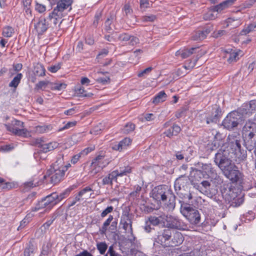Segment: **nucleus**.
Returning a JSON list of instances; mask_svg holds the SVG:
<instances>
[{
	"mask_svg": "<svg viewBox=\"0 0 256 256\" xmlns=\"http://www.w3.org/2000/svg\"><path fill=\"white\" fill-rule=\"evenodd\" d=\"M151 196L158 202H162L168 210H173L176 205V196L171 188L166 185L154 187L151 192Z\"/></svg>",
	"mask_w": 256,
	"mask_h": 256,
	"instance_id": "nucleus-1",
	"label": "nucleus"
},
{
	"mask_svg": "<svg viewBox=\"0 0 256 256\" xmlns=\"http://www.w3.org/2000/svg\"><path fill=\"white\" fill-rule=\"evenodd\" d=\"M220 193L226 203L230 204V206L238 207L240 206L244 202V196L238 194L234 190L236 188H232L228 184H224L220 187Z\"/></svg>",
	"mask_w": 256,
	"mask_h": 256,
	"instance_id": "nucleus-2",
	"label": "nucleus"
},
{
	"mask_svg": "<svg viewBox=\"0 0 256 256\" xmlns=\"http://www.w3.org/2000/svg\"><path fill=\"white\" fill-rule=\"evenodd\" d=\"M223 174L228 178L231 183L238 185V188L244 190V175L238 170L234 164L222 171Z\"/></svg>",
	"mask_w": 256,
	"mask_h": 256,
	"instance_id": "nucleus-3",
	"label": "nucleus"
},
{
	"mask_svg": "<svg viewBox=\"0 0 256 256\" xmlns=\"http://www.w3.org/2000/svg\"><path fill=\"white\" fill-rule=\"evenodd\" d=\"M73 2V0H58L56 6L49 14L48 19L56 25L58 20L64 16L63 12L69 7L70 10L72 9L71 6Z\"/></svg>",
	"mask_w": 256,
	"mask_h": 256,
	"instance_id": "nucleus-4",
	"label": "nucleus"
},
{
	"mask_svg": "<svg viewBox=\"0 0 256 256\" xmlns=\"http://www.w3.org/2000/svg\"><path fill=\"white\" fill-rule=\"evenodd\" d=\"M244 112L238 109L230 112L222 121V125L228 130H233L244 120Z\"/></svg>",
	"mask_w": 256,
	"mask_h": 256,
	"instance_id": "nucleus-5",
	"label": "nucleus"
},
{
	"mask_svg": "<svg viewBox=\"0 0 256 256\" xmlns=\"http://www.w3.org/2000/svg\"><path fill=\"white\" fill-rule=\"evenodd\" d=\"M232 158L230 152L228 150L220 149L215 154L214 162L222 171L234 164L232 162Z\"/></svg>",
	"mask_w": 256,
	"mask_h": 256,
	"instance_id": "nucleus-6",
	"label": "nucleus"
},
{
	"mask_svg": "<svg viewBox=\"0 0 256 256\" xmlns=\"http://www.w3.org/2000/svg\"><path fill=\"white\" fill-rule=\"evenodd\" d=\"M180 211L190 224L196 226L200 223L201 214L194 204L180 210Z\"/></svg>",
	"mask_w": 256,
	"mask_h": 256,
	"instance_id": "nucleus-7",
	"label": "nucleus"
},
{
	"mask_svg": "<svg viewBox=\"0 0 256 256\" xmlns=\"http://www.w3.org/2000/svg\"><path fill=\"white\" fill-rule=\"evenodd\" d=\"M64 170L58 169V167L50 168L47 170L46 174L44 176V180L46 182L49 181L51 184H56L63 180L64 176Z\"/></svg>",
	"mask_w": 256,
	"mask_h": 256,
	"instance_id": "nucleus-8",
	"label": "nucleus"
},
{
	"mask_svg": "<svg viewBox=\"0 0 256 256\" xmlns=\"http://www.w3.org/2000/svg\"><path fill=\"white\" fill-rule=\"evenodd\" d=\"M196 166L200 168V170L204 174V178L214 179L217 180L218 182H222V179L218 175L216 170L211 164L198 162Z\"/></svg>",
	"mask_w": 256,
	"mask_h": 256,
	"instance_id": "nucleus-9",
	"label": "nucleus"
},
{
	"mask_svg": "<svg viewBox=\"0 0 256 256\" xmlns=\"http://www.w3.org/2000/svg\"><path fill=\"white\" fill-rule=\"evenodd\" d=\"M172 230L168 228L157 231L154 237V245L155 243L160 244L163 248L168 247V242L170 238Z\"/></svg>",
	"mask_w": 256,
	"mask_h": 256,
	"instance_id": "nucleus-10",
	"label": "nucleus"
},
{
	"mask_svg": "<svg viewBox=\"0 0 256 256\" xmlns=\"http://www.w3.org/2000/svg\"><path fill=\"white\" fill-rule=\"evenodd\" d=\"M242 134L244 146L251 152L256 146V132L242 129Z\"/></svg>",
	"mask_w": 256,
	"mask_h": 256,
	"instance_id": "nucleus-11",
	"label": "nucleus"
},
{
	"mask_svg": "<svg viewBox=\"0 0 256 256\" xmlns=\"http://www.w3.org/2000/svg\"><path fill=\"white\" fill-rule=\"evenodd\" d=\"M162 224L163 227L165 226V222L163 220L162 216L158 217L155 216H150L146 219L144 228L146 232L149 233L152 230H155L154 226Z\"/></svg>",
	"mask_w": 256,
	"mask_h": 256,
	"instance_id": "nucleus-12",
	"label": "nucleus"
},
{
	"mask_svg": "<svg viewBox=\"0 0 256 256\" xmlns=\"http://www.w3.org/2000/svg\"><path fill=\"white\" fill-rule=\"evenodd\" d=\"M57 196L56 192H52L45 196L38 202L36 209L42 208H46L48 210L52 209L55 205L58 204L56 200Z\"/></svg>",
	"mask_w": 256,
	"mask_h": 256,
	"instance_id": "nucleus-13",
	"label": "nucleus"
},
{
	"mask_svg": "<svg viewBox=\"0 0 256 256\" xmlns=\"http://www.w3.org/2000/svg\"><path fill=\"white\" fill-rule=\"evenodd\" d=\"M166 225H165L164 228H166L168 229L184 230L186 227L185 223L177 216H166Z\"/></svg>",
	"mask_w": 256,
	"mask_h": 256,
	"instance_id": "nucleus-14",
	"label": "nucleus"
},
{
	"mask_svg": "<svg viewBox=\"0 0 256 256\" xmlns=\"http://www.w3.org/2000/svg\"><path fill=\"white\" fill-rule=\"evenodd\" d=\"M58 144L56 142H50L46 144L42 139H36L34 142V145L38 148L36 150V152H34V154L42 152L46 153L54 150L58 147Z\"/></svg>",
	"mask_w": 256,
	"mask_h": 256,
	"instance_id": "nucleus-15",
	"label": "nucleus"
},
{
	"mask_svg": "<svg viewBox=\"0 0 256 256\" xmlns=\"http://www.w3.org/2000/svg\"><path fill=\"white\" fill-rule=\"evenodd\" d=\"M176 193L178 196V202L180 205V210H182L193 204L192 201L193 196L190 191L187 192H183L182 190H177V192H176Z\"/></svg>",
	"mask_w": 256,
	"mask_h": 256,
	"instance_id": "nucleus-16",
	"label": "nucleus"
},
{
	"mask_svg": "<svg viewBox=\"0 0 256 256\" xmlns=\"http://www.w3.org/2000/svg\"><path fill=\"white\" fill-rule=\"evenodd\" d=\"M222 115V112L220 107L217 104L214 105L210 113L208 114L206 116V124H216L219 122Z\"/></svg>",
	"mask_w": 256,
	"mask_h": 256,
	"instance_id": "nucleus-17",
	"label": "nucleus"
},
{
	"mask_svg": "<svg viewBox=\"0 0 256 256\" xmlns=\"http://www.w3.org/2000/svg\"><path fill=\"white\" fill-rule=\"evenodd\" d=\"M190 179L186 174L181 175L174 182V188L175 192L184 190L190 185Z\"/></svg>",
	"mask_w": 256,
	"mask_h": 256,
	"instance_id": "nucleus-18",
	"label": "nucleus"
},
{
	"mask_svg": "<svg viewBox=\"0 0 256 256\" xmlns=\"http://www.w3.org/2000/svg\"><path fill=\"white\" fill-rule=\"evenodd\" d=\"M209 196L210 197L214 202V206L217 208L219 210H224V204L223 202V196L218 194V189H214L213 191L210 192L208 194Z\"/></svg>",
	"mask_w": 256,
	"mask_h": 256,
	"instance_id": "nucleus-19",
	"label": "nucleus"
},
{
	"mask_svg": "<svg viewBox=\"0 0 256 256\" xmlns=\"http://www.w3.org/2000/svg\"><path fill=\"white\" fill-rule=\"evenodd\" d=\"M184 240V238L181 232L172 231L168 247H174L179 246L182 243Z\"/></svg>",
	"mask_w": 256,
	"mask_h": 256,
	"instance_id": "nucleus-20",
	"label": "nucleus"
},
{
	"mask_svg": "<svg viewBox=\"0 0 256 256\" xmlns=\"http://www.w3.org/2000/svg\"><path fill=\"white\" fill-rule=\"evenodd\" d=\"M228 140H229L228 142L226 150H228L229 151L230 150H232L230 153L232 154L234 153L237 154V150H240V148H242L240 140L234 137L231 139L230 136H228Z\"/></svg>",
	"mask_w": 256,
	"mask_h": 256,
	"instance_id": "nucleus-21",
	"label": "nucleus"
},
{
	"mask_svg": "<svg viewBox=\"0 0 256 256\" xmlns=\"http://www.w3.org/2000/svg\"><path fill=\"white\" fill-rule=\"evenodd\" d=\"M34 27L38 35H42L48 28V24L45 18H40L38 22L34 24Z\"/></svg>",
	"mask_w": 256,
	"mask_h": 256,
	"instance_id": "nucleus-22",
	"label": "nucleus"
},
{
	"mask_svg": "<svg viewBox=\"0 0 256 256\" xmlns=\"http://www.w3.org/2000/svg\"><path fill=\"white\" fill-rule=\"evenodd\" d=\"M256 108V101L254 100H250L248 104H246L244 106H242L241 108H238L240 112H244V115H250Z\"/></svg>",
	"mask_w": 256,
	"mask_h": 256,
	"instance_id": "nucleus-23",
	"label": "nucleus"
},
{
	"mask_svg": "<svg viewBox=\"0 0 256 256\" xmlns=\"http://www.w3.org/2000/svg\"><path fill=\"white\" fill-rule=\"evenodd\" d=\"M116 12L114 11L111 12L104 23V29L108 33L110 34L113 32V30L111 25L112 23L116 20Z\"/></svg>",
	"mask_w": 256,
	"mask_h": 256,
	"instance_id": "nucleus-24",
	"label": "nucleus"
},
{
	"mask_svg": "<svg viewBox=\"0 0 256 256\" xmlns=\"http://www.w3.org/2000/svg\"><path fill=\"white\" fill-rule=\"evenodd\" d=\"M224 137L222 134H220L218 132H216V134L214 136V140L212 142V147L210 148L211 150H214L217 149L221 144H224Z\"/></svg>",
	"mask_w": 256,
	"mask_h": 256,
	"instance_id": "nucleus-25",
	"label": "nucleus"
},
{
	"mask_svg": "<svg viewBox=\"0 0 256 256\" xmlns=\"http://www.w3.org/2000/svg\"><path fill=\"white\" fill-rule=\"evenodd\" d=\"M5 126L8 130L12 132L16 135L24 137H26L27 136L28 132L25 128H18L10 126L8 124H5Z\"/></svg>",
	"mask_w": 256,
	"mask_h": 256,
	"instance_id": "nucleus-26",
	"label": "nucleus"
},
{
	"mask_svg": "<svg viewBox=\"0 0 256 256\" xmlns=\"http://www.w3.org/2000/svg\"><path fill=\"white\" fill-rule=\"evenodd\" d=\"M242 128L243 130L256 132V114L253 118H250L246 121Z\"/></svg>",
	"mask_w": 256,
	"mask_h": 256,
	"instance_id": "nucleus-27",
	"label": "nucleus"
},
{
	"mask_svg": "<svg viewBox=\"0 0 256 256\" xmlns=\"http://www.w3.org/2000/svg\"><path fill=\"white\" fill-rule=\"evenodd\" d=\"M181 131V128L178 124H174L170 128L167 130L164 134L170 138H172L174 136H177Z\"/></svg>",
	"mask_w": 256,
	"mask_h": 256,
	"instance_id": "nucleus-28",
	"label": "nucleus"
},
{
	"mask_svg": "<svg viewBox=\"0 0 256 256\" xmlns=\"http://www.w3.org/2000/svg\"><path fill=\"white\" fill-rule=\"evenodd\" d=\"M204 252L202 246L198 245L190 252L184 253L179 256H202Z\"/></svg>",
	"mask_w": 256,
	"mask_h": 256,
	"instance_id": "nucleus-29",
	"label": "nucleus"
},
{
	"mask_svg": "<svg viewBox=\"0 0 256 256\" xmlns=\"http://www.w3.org/2000/svg\"><path fill=\"white\" fill-rule=\"evenodd\" d=\"M33 72L36 76H43L46 74V70L42 64L38 63L34 66Z\"/></svg>",
	"mask_w": 256,
	"mask_h": 256,
	"instance_id": "nucleus-30",
	"label": "nucleus"
},
{
	"mask_svg": "<svg viewBox=\"0 0 256 256\" xmlns=\"http://www.w3.org/2000/svg\"><path fill=\"white\" fill-rule=\"evenodd\" d=\"M114 219L113 216L110 215L108 218L104 222L102 226L100 228L99 232L100 234L104 235L106 234L108 230V226H110V222Z\"/></svg>",
	"mask_w": 256,
	"mask_h": 256,
	"instance_id": "nucleus-31",
	"label": "nucleus"
},
{
	"mask_svg": "<svg viewBox=\"0 0 256 256\" xmlns=\"http://www.w3.org/2000/svg\"><path fill=\"white\" fill-rule=\"evenodd\" d=\"M35 250V246L31 242H30L24 249V256H34Z\"/></svg>",
	"mask_w": 256,
	"mask_h": 256,
	"instance_id": "nucleus-32",
	"label": "nucleus"
},
{
	"mask_svg": "<svg viewBox=\"0 0 256 256\" xmlns=\"http://www.w3.org/2000/svg\"><path fill=\"white\" fill-rule=\"evenodd\" d=\"M66 86L67 85L64 82H50L48 88L54 90H61L65 89Z\"/></svg>",
	"mask_w": 256,
	"mask_h": 256,
	"instance_id": "nucleus-33",
	"label": "nucleus"
},
{
	"mask_svg": "<svg viewBox=\"0 0 256 256\" xmlns=\"http://www.w3.org/2000/svg\"><path fill=\"white\" fill-rule=\"evenodd\" d=\"M22 78V74L21 73H18L17 74L14 78L10 82L8 86L10 87L16 88L19 84Z\"/></svg>",
	"mask_w": 256,
	"mask_h": 256,
	"instance_id": "nucleus-34",
	"label": "nucleus"
},
{
	"mask_svg": "<svg viewBox=\"0 0 256 256\" xmlns=\"http://www.w3.org/2000/svg\"><path fill=\"white\" fill-rule=\"evenodd\" d=\"M194 175L192 176V181L200 182L202 178H204V174L198 168H195L193 170Z\"/></svg>",
	"mask_w": 256,
	"mask_h": 256,
	"instance_id": "nucleus-35",
	"label": "nucleus"
},
{
	"mask_svg": "<svg viewBox=\"0 0 256 256\" xmlns=\"http://www.w3.org/2000/svg\"><path fill=\"white\" fill-rule=\"evenodd\" d=\"M226 27H228L230 25L232 26L233 28H236L240 24V20L239 18H228L226 20Z\"/></svg>",
	"mask_w": 256,
	"mask_h": 256,
	"instance_id": "nucleus-36",
	"label": "nucleus"
},
{
	"mask_svg": "<svg viewBox=\"0 0 256 256\" xmlns=\"http://www.w3.org/2000/svg\"><path fill=\"white\" fill-rule=\"evenodd\" d=\"M198 48H192L190 49L186 48L182 50L181 53V57L182 58H186L190 56L191 54L196 52V50L198 49Z\"/></svg>",
	"mask_w": 256,
	"mask_h": 256,
	"instance_id": "nucleus-37",
	"label": "nucleus"
},
{
	"mask_svg": "<svg viewBox=\"0 0 256 256\" xmlns=\"http://www.w3.org/2000/svg\"><path fill=\"white\" fill-rule=\"evenodd\" d=\"M52 126L51 124L38 126L36 127V130L39 133L48 132L52 130Z\"/></svg>",
	"mask_w": 256,
	"mask_h": 256,
	"instance_id": "nucleus-38",
	"label": "nucleus"
},
{
	"mask_svg": "<svg viewBox=\"0 0 256 256\" xmlns=\"http://www.w3.org/2000/svg\"><path fill=\"white\" fill-rule=\"evenodd\" d=\"M256 30V24L255 22L250 24L247 27L244 28L240 32L241 35H246L251 32Z\"/></svg>",
	"mask_w": 256,
	"mask_h": 256,
	"instance_id": "nucleus-39",
	"label": "nucleus"
},
{
	"mask_svg": "<svg viewBox=\"0 0 256 256\" xmlns=\"http://www.w3.org/2000/svg\"><path fill=\"white\" fill-rule=\"evenodd\" d=\"M104 156H98L94 158L91 164V166L96 168V167L102 168V166L101 164V160L104 159Z\"/></svg>",
	"mask_w": 256,
	"mask_h": 256,
	"instance_id": "nucleus-40",
	"label": "nucleus"
},
{
	"mask_svg": "<svg viewBox=\"0 0 256 256\" xmlns=\"http://www.w3.org/2000/svg\"><path fill=\"white\" fill-rule=\"evenodd\" d=\"M74 90L76 96H90L84 90V88L80 84L76 86Z\"/></svg>",
	"mask_w": 256,
	"mask_h": 256,
	"instance_id": "nucleus-41",
	"label": "nucleus"
},
{
	"mask_svg": "<svg viewBox=\"0 0 256 256\" xmlns=\"http://www.w3.org/2000/svg\"><path fill=\"white\" fill-rule=\"evenodd\" d=\"M70 190L68 188L66 189L65 190L60 194H58L57 192L58 198H56V200L58 203L60 202L63 199L67 198L70 195Z\"/></svg>",
	"mask_w": 256,
	"mask_h": 256,
	"instance_id": "nucleus-42",
	"label": "nucleus"
},
{
	"mask_svg": "<svg viewBox=\"0 0 256 256\" xmlns=\"http://www.w3.org/2000/svg\"><path fill=\"white\" fill-rule=\"evenodd\" d=\"M97 249L101 254H104L108 248V245L106 242H100L96 244Z\"/></svg>",
	"mask_w": 256,
	"mask_h": 256,
	"instance_id": "nucleus-43",
	"label": "nucleus"
},
{
	"mask_svg": "<svg viewBox=\"0 0 256 256\" xmlns=\"http://www.w3.org/2000/svg\"><path fill=\"white\" fill-rule=\"evenodd\" d=\"M64 162L63 161V158L62 157H59L57 158V160L56 162L52 164L50 166V168H55V166H56L58 167V169H66L65 166H64Z\"/></svg>",
	"mask_w": 256,
	"mask_h": 256,
	"instance_id": "nucleus-44",
	"label": "nucleus"
},
{
	"mask_svg": "<svg viewBox=\"0 0 256 256\" xmlns=\"http://www.w3.org/2000/svg\"><path fill=\"white\" fill-rule=\"evenodd\" d=\"M51 248L48 244L46 245L44 244L40 256H48V255L51 253Z\"/></svg>",
	"mask_w": 256,
	"mask_h": 256,
	"instance_id": "nucleus-45",
	"label": "nucleus"
},
{
	"mask_svg": "<svg viewBox=\"0 0 256 256\" xmlns=\"http://www.w3.org/2000/svg\"><path fill=\"white\" fill-rule=\"evenodd\" d=\"M206 34L202 30H198L196 32L195 35L193 36V40H202L206 37Z\"/></svg>",
	"mask_w": 256,
	"mask_h": 256,
	"instance_id": "nucleus-46",
	"label": "nucleus"
},
{
	"mask_svg": "<svg viewBox=\"0 0 256 256\" xmlns=\"http://www.w3.org/2000/svg\"><path fill=\"white\" fill-rule=\"evenodd\" d=\"M129 222L130 227L132 228V214L130 215L128 212L125 213L122 216L120 222Z\"/></svg>",
	"mask_w": 256,
	"mask_h": 256,
	"instance_id": "nucleus-47",
	"label": "nucleus"
},
{
	"mask_svg": "<svg viewBox=\"0 0 256 256\" xmlns=\"http://www.w3.org/2000/svg\"><path fill=\"white\" fill-rule=\"evenodd\" d=\"M198 58L199 57L196 56V58H193L192 60H190V62L188 64V66H184L182 68L186 70H190L196 66V64Z\"/></svg>",
	"mask_w": 256,
	"mask_h": 256,
	"instance_id": "nucleus-48",
	"label": "nucleus"
},
{
	"mask_svg": "<svg viewBox=\"0 0 256 256\" xmlns=\"http://www.w3.org/2000/svg\"><path fill=\"white\" fill-rule=\"evenodd\" d=\"M14 30L12 27L8 26L4 28L2 34L5 37H10L14 33Z\"/></svg>",
	"mask_w": 256,
	"mask_h": 256,
	"instance_id": "nucleus-49",
	"label": "nucleus"
},
{
	"mask_svg": "<svg viewBox=\"0 0 256 256\" xmlns=\"http://www.w3.org/2000/svg\"><path fill=\"white\" fill-rule=\"evenodd\" d=\"M118 170L120 176H122L130 173L132 172V168L128 166L124 168H120V169Z\"/></svg>",
	"mask_w": 256,
	"mask_h": 256,
	"instance_id": "nucleus-50",
	"label": "nucleus"
},
{
	"mask_svg": "<svg viewBox=\"0 0 256 256\" xmlns=\"http://www.w3.org/2000/svg\"><path fill=\"white\" fill-rule=\"evenodd\" d=\"M135 128V124L132 122H128L126 124L123 130L124 132L128 134L132 132Z\"/></svg>",
	"mask_w": 256,
	"mask_h": 256,
	"instance_id": "nucleus-51",
	"label": "nucleus"
},
{
	"mask_svg": "<svg viewBox=\"0 0 256 256\" xmlns=\"http://www.w3.org/2000/svg\"><path fill=\"white\" fill-rule=\"evenodd\" d=\"M238 52H231L228 58V62L229 63L236 62L238 60Z\"/></svg>",
	"mask_w": 256,
	"mask_h": 256,
	"instance_id": "nucleus-52",
	"label": "nucleus"
},
{
	"mask_svg": "<svg viewBox=\"0 0 256 256\" xmlns=\"http://www.w3.org/2000/svg\"><path fill=\"white\" fill-rule=\"evenodd\" d=\"M14 187V184L12 182H5L2 184H0V189L4 190H9Z\"/></svg>",
	"mask_w": 256,
	"mask_h": 256,
	"instance_id": "nucleus-53",
	"label": "nucleus"
},
{
	"mask_svg": "<svg viewBox=\"0 0 256 256\" xmlns=\"http://www.w3.org/2000/svg\"><path fill=\"white\" fill-rule=\"evenodd\" d=\"M50 82L48 81H40L36 85V88L39 89H42L46 86L48 88Z\"/></svg>",
	"mask_w": 256,
	"mask_h": 256,
	"instance_id": "nucleus-54",
	"label": "nucleus"
},
{
	"mask_svg": "<svg viewBox=\"0 0 256 256\" xmlns=\"http://www.w3.org/2000/svg\"><path fill=\"white\" fill-rule=\"evenodd\" d=\"M76 124V121L74 122H69L67 124H66L63 127L60 128L58 130V132H60L64 130H67L70 128L72 127L75 126Z\"/></svg>",
	"mask_w": 256,
	"mask_h": 256,
	"instance_id": "nucleus-55",
	"label": "nucleus"
},
{
	"mask_svg": "<svg viewBox=\"0 0 256 256\" xmlns=\"http://www.w3.org/2000/svg\"><path fill=\"white\" fill-rule=\"evenodd\" d=\"M131 36L126 33H122L119 35L118 38L120 40L127 42H129Z\"/></svg>",
	"mask_w": 256,
	"mask_h": 256,
	"instance_id": "nucleus-56",
	"label": "nucleus"
},
{
	"mask_svg": "<svg viewBox=\"0 0 256 256\" xmlns=\"http://www.w3.org/2000/svg\"><path fill=\"white\" fill-rule=\"evenodd\" d=\"M104 256H120V254L114 250L113 246H111L109 247L108 251Z\"/></svg>",
	"mask_w": 256,
	"mask_h": 256,
	"instance_id": "nucleus-57",
	"label": "nucleus"
},
{
	"mask_svg": "<svg viewBox=\"0 0 256 256\" xmlns=\"http://www.w3.org/2000/svg\"><path fill=\"white\" fill-rule=\"evenodd\" d=\"M226 9L224 7L222 2L216 6H212V10L214 12H220L222 10Z\"/></svg>",
	"mask_w": 256,
	"mask_h": 256,
	"instance_id": "nucleus-58",
	"label": "nucleus"
},
{
	"mask_svg": "<svg viewBox=\"0 0 256 256\" xmlns=\"http://www.w3.org/2000/svg\"><path fill=\"white\" fill-rule=\"evenodd\" d=\"M10 126H14V128H17V126L19 128H23L24 126V122L17 120H14L12 121L11 124H9Z\"/></svg>",
	"mask_w": 256,
	"mask_h": 256,
	"instance_id": "nucleus-59",
	"label": "nucleus"
},
{
	"mask_svg": "<svg viewBox=\"0 0 256 256\" xmlns=\"http://www.w3.org/2000/svg\"><path fill=\"white\" fill-rule=\"evenodd\" d=\"M108 176H110L112 182L113 180L116 182L118 176H120V174L118 173V170H116L112 171V172H110L108 174Z\"/></svg>",
	"mask_w": 256,
	"mask_h": 256,
	"instance_id": "nucleus-60",
	"label": "nucleus"
},
{
	"mask_svg": "<svg viewBox=\"0 0 256 256\" xmlns=\"http://www.w3.org/2000/svg\"><path fill=\"white\" fill-rule=\"evenodd\" d=\"M61 68L60 63H58L56 64L51 66L48 68V70L51 72H56Z\"/></svg>",
	"mask_w": 256,
	"mask_h": 256,
	"instance_id": "nucleus-61",
	"label": "nucleus"
},
{
	"mask_svg": "<svg viewBox=\"0 0 256 256\" xmlns=\"http://www.w3.org/2000/svg\"><path fill=\"white\" fill-rule=\"evenodd\" d=\"M238 152L240 153V154L238 156L239 159H240V160H244L246 158L247 153L246 150L242 149L240 148V150H237V153Z\"/></svg>",
	"mask_w": 256,
	"mask_h": 256,
	"instance_id": "nucleus-62",
	"label": "nucleus"
},
{
	"mask_svg": "<svg viewBox=\"0 0 256 256\" xmlns=\"http://www.w3.org/2000/svg\"><path fill=\"white\" fill-rule=\"evenodd\" d=\"M156 16L154 14H150V16H142V20L143 22H153L156 20Z\"/></svg>",
	"mask_w": 256,
	"mask_h": 256,
	"instance_id": "nucleus-63",
	"label": "nucleus"
},
{
	"mask_svg": "<svg viewBox=\"0 0 256 256\" xmlns=\"http://www.w3.org/2000/svg\"><path fill=\"white\" fill-rule=\"evenodd\" d=\"M123 11L124 12V14L126 16H128V14H130L132 12V10L130 8V6L129 4H124L123 8Z\"/></svg>",
	"mask_w": 256,
	"mask_h": 256,
	"instance_id": "nucleus-64",
	"label": "nucleus"
}]
</instances>
